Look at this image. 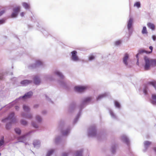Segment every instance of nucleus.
<instances>
[{
	"label": "nucleus",
	"instance_id": "1",
	"mask_svg": "<svg viewBox=\"0 0 156 156\" xmlns=\"http://www.w3.org/2000/svg\"><path fill=\"white\" fill-rule=\"evenodd\" d=\"M144 58L145 62L144 68L145 70H150L151 67H153L156 66V59H150L147 56H144Z\"/></svg>",
	"mask_w": 156,
	"mask_h": 156
},
{
	"label": "nucleus",
	"instance_id": "2",
	"mask_svg": "<svg viewBox=\"0 0 156 156\" xmlns=\"http://www.w3.org/2000/svg\"><path fill=\"white\" fill-rule=\"evenodd\" d=\"M91 100L90 98L87 97L84 98L82 101L80 105L79 106V112L73 121V124H74L77 122L81 114L82 109L87 105V103L90 101Z\"/></svg>",
	"mask_w": 156,
	"mask_h": 156
},
{
	"label": "nucleus",
	"instance_id": "3",
	"mask_svg": "<svg viewBox=\"0 0 156 156\" xmlns=\"http://www.w3.org/2000/svg\"><path fill=\"white\" fill-rule=\"evenodd\" d=\"M54 73L57 75L61 80H58V83L62 87L66 89H68L69 87L68 85L63 81L64 76L62 73L56 70L54 72Z\"/></svg>",
	"mask_w": 156,
	"mask_h": 156
},
{
	"label": "nucleus",
	"instance_id": "4",
	"mask_svg": "<svg viewBox=\"0 0 156 156\" xmlns=\"http://www.w3.org/2000/svg\"><path fill=\"white\" fill-rule=\"evenodd\" d=\"M33 95V92L30 90L25 93L23 96H20L19 98L16 99L14 101H12L10 103V105L11 106H13L18 101L21 99H27L30 98Z\"/></svg>",
	"mask_w": 156,
	"mask_h": 156
},
{
	"label": "nucleus",
	"instance_id": "5",
	"mask_svg": "<svg viewBox=\"0 0 156 156\" xmlns=\"http://www.w3.org/2000/svg\"><path fill=\"white\" fill-rule=\"evenodd\" d=\"M70 128V127L68 128L65 131L62 130L61 133L62 136H57L55 138V143L57 144L59 143H61L63 141H65L64 140V137L63 136L67 135L69 133Z\"/></svg>",
	"mask_w": 156,
	"mask_h": 156
},
{
	"label": "nucleus",
	"instance_id": "6",
	"mask_svg": "<svg viewBox=\"0 0 156 156\" xmlns=\"http://www.w3.org/2000/svg\"><path fill=\"white\" fill-rule=\"evenodd\" d=\"M147 85H152L156 91V81L152 80L148 82L147 84H144V88L143 90V93L145 95L148 94V90H149V87Z\"/></svg>",
	"mask_w": 156,
	"mask_h": 156
},
{
	"label": "nucleus",
	"instance_id": "7",
	"mask_svg": "<svg viewBox=\"0 0 156 156\" xmlns=\"http://www.w3.org/2000/svg\"><path fill=\"white\" fill-rule=\"evenodd\" d=\"M123 62L127 68H131L132 66V63L129 59V55L127 53L124 55L123 58Z\"/></svg>",
	"mask_w": 156,
	"mask_h": 156
},
{
	"label": "nucleus",
	"instance_id": "8",
	"mask_svg": "<svg viewBox=\"0 0 156 156\" xmlns=\"http://www.w3.org/2000/svg\"><path fill=\"white\" fill-rule=\"evenodd\" d=\"M97 129L95 125H93L90 126L88 129V136L89 137L95 136L97 134Z\"/></svg>",
	"mask_w": 156,
	"mask_h": 156
},
{
	"label": "nucleus",
	"instance_id": "9",
	"mask_svg": "<svg viewBox=\"0 0 156 156\" xmlns=\"http://www.w3.org/2000/svg\"><path fill=\"white\" fill-rule=\"evenodd\" d=\"M133 19L132 17L129 16V20L127 21V27L129 34L131 35L133 31Z\"/></svg>",
	"mask_w": 156,
	"mask_h": 156
},
{
	"label": "nucleus",
	"instance_id": "10",
	"mask_svg": "<svg viewBox=\"0 0 156 156\" xmlns=\"http://www.w3.org/2000/svg\"><path fill=\"white\" fill-rule=\"evenodd\" d=\"M31 17L32 21L34 22V26H36V27H37V30H40L41 32H42L45 36H48V32L43 27H39L38 25V23L35 21V20H36L35 17L34 16H31Z\"/></svg>",
	"mask_w": 156,
	"mask_h": 156
},
{
	"label": "nucleus",
	"instance_id": "11",
	"mask_svg": "<svg viewBox=\"0 0 156 156\" xmlns=\"http://www.w3.org/2000/svg\"><path fill=\"white\" fill-rule=\"evenodd\" d=\"M15 113L14 112H12L9 114V115L6 118H3L2 120V122H5L7 120H10V122L14 123L16 122V119L14 117Z\"/></svg>",
	"mask_w": 156,
	"mask_h": 156
},
{
	"label": "nucleus",
	"instance_id": "12",
	"mask_svg": "<svg viewBox=\"0 0 156 156\" xmlns=\"http://www.w3.org/2000/svg\"><path fill=\"white\" fill-rule=\"evenodd\" d=\"M43 63L39 60H37L34 64H32L28 66V68L30 69H33L39 67H43Z\"/></svg>",
	"mask_w": 156,
	"mask_h": 156
},
{
	"label": "nucleus",
	"instance_id": "13",
	"mask_svg": "<svg viewBox=\"0 0 156 156\" xmlns=\"http://www.w3.org/2000/svg\"><path fill=\"white\" fill-rule=\"evenodd\" d=\"M20 6H18L13 9V12L11 15V17L12 18H15L17 16L19 12L20 11Z\"/></svg>",
	"mask_w": 156,
	"mask_h": 156
},
{
	"label": "nucleus",
	"instance_id": "14",
	"mask_svg": "<svg viewBox=\"0 0 156 156\" xmlns=\"http://www.w3.org/2000/svg\"><path fill=\"white\" fill-rule=\"evenodd\" d=\"M120 139L122 141L126 143L128 146H129L130 143L129 139L125 135H122L121 136Z\"/></svg>",
	"mask_w": 156,
	"mask_h": 156
},
{
	"label": "nucleus",
	"instance_id": "15",
	"mask_svg": "<svg viewBox=\"0 0 156 156\" xmlns=\"http://www.w3.org/2000/svg\"><path fill=\"white\" fill-rule=\"evenodd\" d=\"M71 59L74 61H77L79 60V58L78 56L77 55V52L76 51H73L71 52Z\"/></svg>",
	"mask_w": 156,
	"mask_h": 156
},
{
	"label": "nucleus",
	"instance_id": "16",
	"mask_svg": "<svg viewBox=\"0 0 156 156\" xmlns=\"http://www.w3.org/2000/svg\"><path fill=\"white\" fill-rule=\"evenodd\" d=\"M86 89V87L85 86H78L75 87L74 90L76 91L81 92L83 91Z\"/></svg>",
	"mask_w": 156,
	"mask_h": 156
},
{
	"label": "nucleus",
	"instance_id": "17",
	"mask_svg": "<svg viewBox=\"0 0 156 156\" xmlns=\"http://www.w3.org/2000/svg\"><path fill=\"white\" fill-rule=\"evenodd\" d=\"M32 83V81L31 80H24L20 82V84L22 85L23 86H26L30 83Z\"/></svg>",
	"mask_w": 156,
	"mask_h": 156
},
{
	"label": "nucleus",
	"instance_id": "18",
	"mask_svg": "<svg viewBox=\"0 0 156 156\" xmlns=\"http://www.w3.org/2000/svg\"><path fill=\"white\" fill-rule=\"evenodd\" d=\"M144 51H145V50L142 49L141 50H139L138 51V53L136 54V57L137 58V62L136 63V64L137 65H139V55L140 54H141L144 53Z\"/></svg>",
	"mask_w": 156,
	"mask_h": 156
},
{
	"label": "nucleus",
	"instance_id": "19",
	"mask_svg": "<svg viewBox=\"0 0 156 156\" xmlns=\"http://www.w3.org/2000/svg\"><path fill=\"white\" fill-rule=\"evenodd\" d=\"M76 103L75 102H72L70 105L69 108V112H71L76 108Z\"/></svg>",
	"mask_w": 156,
	"mask_h": 156
},
{
	"label": "nucleus",
	"instance_id": "20",
	"mask_svg": "<svg viewBox=\"0 0 156 156\" xmlns=\"http://www.w3.org/2000/svg\"><path fill=\"white\" fill-rule=\"evenodd\" d=\"M108 94V93H105L104 94L99 95L96 98L97 100H99L107 96Z\"/></svg>",
	"mask_w": 156,
	"mask_h": 156
},
{
	"label": "nucleus",
	"instance_id": "21",
	"mask_svg": "<svg viewBox=\"0 0 156 156\" xmlns=\"http://www.w3.org/2000/svg\"><path fill=\"white\" fill-rule=\"evenodd\" d=\"M31 133H32V132L30 131L27 133H26V134H24L22 135L21 136H18V137L17 138V140H22L23 139H24L25 138H26V137L27 136L30 135Z\"/></svg>",
	"mask_w": 156,
	"mask_h": 156
},
{
	"label": "nucleus",
	"instance_id": "22",
	"mask_svg": "<svg viewBox=\"0 0 156 156\" xmlns=\"http://www.w3.org/2000/svg\"><path fill=\"white\" fill-rule=\"evenodd\" d=\"M34 83L36 85H39L41 83L40 80L38 76H35L33 78Z\"/></svg>",
	"mask_w": 156,
	"mask_h": 156
},
{
	"label": "nucleus",
	"instance_id": "23",
	"mask_svg": "<svg viewBox=\"0 0 156 156\" xmlns=\"http://www.w3.org/2000/svg\"><path fill=\"white\" fill-rule=\"evenodd\" d=\"M33 144L34 147L38 148L40 146V142L39 140H35L33 142Z\"/></svg>",
	"mask_w": 156,
	"mask_h": 156
},
{
	"label": "nucleus",
	"instance_id": "24",
	"mask_svg": "<svg viewBox=\"0 0 156 156\" xmlns=\"http://www.w3.org/2000/svg\"><path fill=\"white\" fill-rule=\"evenodd\" d=\"M151 98L152 100L151 101V103L153 105H156V95L152 94Z\"/></svg>",
	"mask_w": 156,
	"mask_h": 156
},
{
	"label": "nucleus",
	"instance_id": "25",
	"mask_svg": "<svg viewBox=\"0 0 156 156\" xmlns=\"http://www.w3.org/2000/svg\"><path fill=\"white\" fill-rule=\"evenodd\" d=\"M151 142L148 141H146L144 142V146L145 150H144V151L145 152L147 149L148 146L151 144Z\"/></svg>",
	"mask_w": 156,
	"mask_h": 156
},
{
	"label": "nucleus",
	"instance_id": "26",
	"mask_svg": "<svg viewBox=\"0 0 156 156\" xmlns=\"http://www.w3.org/2000/svg\"><path fill=\"white\" fill-rule=\"evenodd\" d=\"M83 149H81L77 151L75 154V156H83Z\"/></svg>",
	"mask_w": 156,
	"mask_h": 156
},
{
	"label": "nucleus",
	"instance_id": "27",
	"mask_svg": "<svg viewBox=\"0 0 156 156\" xmlns=\"http://www.w3.org/2000/svg\"><path fill=\"white\" fill-rule=\"evenodd\" d=\"M117 147V144H112L111 147V152L112 154H114L115 153Z\"/></svg>",
	"mask_w": 156,
	"mask_h": 156
},
{
	"label": "nucleus",
	"instance_id": "28",
	"mask_svg": "<svg viewBox=\"0 0 156 156\" xmlns=\"http://www.w3.org/2000/svg\"><path fill=\"white\" fill-rule=\"evenodd\" d=\"M147 26L148 27L151 29L152 30H155V27L153 24L151 23H147Z\"/></svg>",
	"mask_w": 156,
	"mask_h": 156
},
{
	"label": "nucleus",
	"instance_id": "29",
	"mask_svg": "<svg viewBox=\"0 0 156 156\" xmlns=\"http://www.w3.org/2000/svg\"><path fill=\"white\" fill-rule=\"evenodd\" d=\"M12 122H9L8 123H7L6 124L5 129L6 130H9L11 129L12 127Z\"/></svg>",
	"mask_w": 156,
	"mask_h": 156
},
{
	"label": "nucleus",
	"instance_id": "30",
	"mask_svg": "<svg viewBox=\"0 0 156 156\" xmlns=\"http://www.w3.org/2000/svg\"><path fill=\"white\" fill-rule=\"evenodd\" d=\"M22 5L23 7L26 10L29 9L30 6L29 4L25 2H23Z\"/></svg>",
	"mask_w": 156,
	"mask_h": 156
},
{
	"label": "nucleus",
	"instance_id": "31",
	"mask_svg": "<svg viewBox=\"0 0 156 156\" xmlns=\"http://www.w3.org/2000/svg\"><path fill=\"white\" fill-rule=\"evenodd\" d=\"M109 112L110 113V115L114 119H116L117 117L116 116V115H115L113 113L112 111V110L111 109H109Z\"/></svg>",
	"mask_w": 156,
	"mask_h": 156
},
{
	"label": "nucleus",
	"instance_id": "32",
	"mask_svg": "<svg viewBox=\"0 0 156 156\" xmlns=\"http://www.w3.org/2000/svg\"><path fill=\"white\" fill-rule=\"evenodd\" d=\"M14 131L15 133L19 135L21 134V130L19 128H16L14 129Z\"/></svg>",
	"mask_w": 156,
	"mask_h": 156
},
{
	"label": "nucleus",
	"instance_id": "33",
	"mask_svg": "<svg viewBox=\"0 0 156 156\" xmlns=\"http://www.w3.org/2000/svg\"><path fill=\"white\" fill-rule=\"evenodd\" d=\"M54 150L53 149H51L48 151L46 155V156H51L52 154L54 152Z\"/></svg>",
	"mask_w": 156,
	"mask_h": 156
},
{
	"label": "nucleus",
	"instance_id": "34",
	"mask_svg": "<svg viewBox=\"0 0 156 156\" xmlns=\"http://www.w3.org/2000/svg\"><path fill=\"white\" fill-rule=\"evenodd\" d=\"M23 109L24 111L29 112L30 111V108L26 105H24L23 106Z\"/></svg>",
	"mask_w": 156,
	"mask_h": 156
},
{
	"label": "nucleus",
	"instance_id": "35",
	"mask_svg": "<svg viewBox=\"0 0 156 156\" xmlns=\"http://www.w3.org/2000/svg\"><path fill=\"white\" fill-rule=\"evenodd\" d=\"M4 138V136H3L0 139V147L5 144V141Z\"/></svg>",
	"mask_w": 156,
	"mask_h": 156
},
{
	"label": "nucleus",
	"instance_id": "36",
	"mask_svg": "<svg viewBox=\"0 0 156 156\" xmlns=\"http://www.w3.org/2000/svg\"><path fill=\"white\" fill-rule=\"evenodd\" d=\"M115 105L116 108H120L121 107V105L120 103L117 101H114Z\"/></svg>",
	"mask_w": 156,
	"mask_h": 156
},
{
	"label": "nucleus",
	"instance_id": "37",
	"mask_svg": "<svg viewBox=\"0 0 156 156\" xmlns=\"http://www.w3.org/2000/svg\"><path fill=\"white\" fill-rule=\"evenodd\" d=\"M142 34H147L148 32L147 31L146 27L145 26H144L143 27V29L142 31Z\"/></svg>",
	"mask_w": 156,
	"mask_h": 156
},
{
	"label": "nucleus",
	"instance_id": "38",
	"mask_svg": "<svg viewBox=\"0 0 156 156\" xmlns=\"http://www.w3.org/2000/svg\"><path fill=\"white\" fill-rule=\"evenodd\" d=\"M134 7H136L138 8H139L141 6V4L140 2H135L134 5Z\"/></svg>",
	"mask_w": 156,
	"mask_h": 156
},
{
	"label": "nucleus",
	"instance_id": "39",
	"mask_svg": "<svg viewBox=\"0 0 156 156\" xmlns=\"http://www.w3.org/2000/svg\"><path fill=\"white\" fill-rule=\"evenodd\" d=\"M149 49L151 50V51H146L145 50L144 53H146L147 54H150L153 51V47L152 46H150L149 47Z\"/></svg>",
	"mask_w": 156,
	"mask_h": 156
},
{
	"label": "nucleus",
	"instance_id": "40",
	"mask_svg": "<svg viewBox=\"0 0 156 156\" xmlns=\"http://www.w3.org/2000/svg\"><path fill=\"white\" fill-rule=\"evenodd\" d=\"M5 75V73H3L2 71H0V80L3 79Z\"/></svg>",
	"mask_w": 156,
	"mask_h": 156
},
{
	"label": "nucleus",
	"instance_id": "41",
	"mask_svg": "<svg viewBox=\"0 0 156 156\" xmlns=\"http://www.w3.org/2000/svg\"><path fill=\"white\" fill-rule=\"evenodd\" d=\"M35 118L36 120L38 122H40L41 121V118L40 116L38 115L36 116Z\"/></svg>",
	"mask_w": 156,
	"mask_h": 156
},
{
	"label": "nucleus",
	"instance_id": "42",
	"mask_svg": "<svg viewBox=\"0 0 156 156\" xmlns=\"http://www.w3.org/2000/svg\"><path fill=\"white\" fill-rule=\"evenodd\" d=\"M20 122L21 124L23 125H26L27 123V122L24 120L22 119L20 121Z\"/></svg>",
	"mask_w": 156,
	"mask_h": 156
},
{
	"label": "nucleus",
	"instance_id": "43",
	"mask_svg": "<svg viewBox=\"0 0 156 156\" xmlns=\"http://www.w3.org/2000/svg\"><path fill=\"white\" fill-rule=\"evenodd\" d=\"M31 124L32 126L35 129H37L38 128V125L34 122H31Z\"/></svg>",
	"mask_w": 156,
	"mask_h": 156
},
{
	"label": "nucleus",
	"instance_id": "44",
	"mask_svg": "<svg viewBox=\"0 0 156 156\" xmlns=\"http://www.w3.org/2000/svg\"><path fill=\"white\" fill-rule=\"evenodd\" d=\"M122 41L121 40H118L116 41L115 43V45L116 46H118L121 43Z\"/></svg>",
	"mask_w": 156,
	"mask_h": 156
},
{
	"label": "nucleus",
	"instance_id": "45",
	"mask_svg": "<svg viewBox=\"0 0 156 156\" xmlns=\"http://www.w3.org/2000/svg\"><path fill=\"white\" fill-rule=\"evenodd\" d=\"M45 97L46 99L48 100L51 102V103H53V102L51 100V99L49 97L46 95L45 94Z\"/></svg>",
	"mask_w": 156,
	"mask_h": 156
},
{
	"label": "nucleus",
	"instance_id": "46",
	"mask_svg": "<svg viewBox=\"0 0 156 156\" xmlns=\"http://www.w3.org/2000/svg\"><path fill=\"white\" fill-rule=\"evenodd\" d=\"M95 58V57L94 55H90L89 57V61H91L94 59Z\"/></svg>",
	"mask_w": 156,
	"mask_h": 156
},
{
	"label": "nucleus",
	"instance_id": "47",
	"mask_svg": "<svg viewBox=\"0 0 156 156\" xmlns=\"http://www.w3.org/2000/svg\"><path fill=\"white\" fill-rule=\"evenodd\" d=\"M27 114H28L23 112L21 114V116L23 118H27Z\"/></svg>",
	"mask_w": 156,
	"mask_h": 156
},
{
	"label": "nucleus",
	"instance_id": "48",
	"mask_svg": "<svg viewBox=\"0 0 156 156\" xmlns=\"http://www.w3.org/2000/svg\"><path fill=\"white\" fill-rule=\"evenodd\" d=\"M4 87L2 86H0V96H1V94H2V90L4 88Z\"/></svg>",
	"mask_w": 156,
	"mask_h": 156
},
{
	"label": "nucleus",
	"instance_id": "49",
	"mask_svg": "<svg viewBox=\"0 0 156 156\" xmlns=\"http://www.w3.org/2000/svg\"><path fill=\"white\" fill-rule=\"evenodd\" d=\"M5 22V20L4 19H2L0 20V25L4 23Z\"/></svg>",
	"mask_w": 156,
	"mask_h": 156
},
{
	"label": "nucleus",
	"instance_id": "50",
	"mask_svg": "<svg viewBox=\"0 0 156 156\" xmlns=\"http://www.w3.org/2000/svg\"><path fill=\"white\" fill-rule=\"evenodd\" d=\"M152 38L153 40L154 41H156V35H153L152 36Z\"/></svg>",
	"mask_w": 156,
	"mask_h": 156
},
{
	"label": "nucleus",
	"instance_id": "51",
	"mask_svg": "<svg viewBox=\"0 0 156 156\" xmlns=\"http://www.w3.org/2000/svg\"><path fill=\"white\" fill-rule=\"evenodd\" d=\"M69 154L68 153L64 152L62 153V156H68Z\"/></svg>",
	"mask_w": 156,
	"mask_h": 156
},
{
	"label": "nucleus",
	"instance_id": "52",
	"mask_svg": "<svg viewBox=\"0 0 156 156\" xmlns=\"http://www.w3.org/2000/svg\"><path fill=\"white\" fill-rule=\"evenodd\" d=\"M5 12V10H3L0 11V16H2Z\"/></svg>",
	"mask_w": 156,
	"mask_h": 156
},
{
	"label": "nucleus",
	"instance_id": "53",
	"mask_svg": "<svg viewBox=\"0 0 156 156\" xmlns=\"http://www.w3.org/2000/svg\"><path fill=\"white\" fill-rule=\"evenodd\" d=\"M32 117V115L30 114H27V118H29V119H31Z\"/></svg>",
	"mask_w": 156,
	"mask_h": 156
},
{
	"label": "nucleus",
	"instance_id": "54",
	"mask_svg": "<svg viewBox=\"0 0 156 156\" xmlns=\"http://www.w3.org/2000/svg\"><path fill=\"white\" fill-rule=\"evenodd\" d=\"M15 109L17 111L19 110L20 108L17 105L15 106Z\"/></svg>",
	"mask_w": 156,
	"mask_h": 156
},
{
	"label": "nucleus",
	"instance_id": "55",
	"mask_svg": "<svg viewBox=\"0 0 156 156\" xmlns=\"http://www.w3.org/2000/svg\"><path fill=\"white\" fill-rule=\"evenodd\" d=\"M39 105L38 104H35L34 105V108H37L38 107Z\"/></svg>",
	"mask_w": 156,
	"mask_h": 156
},
{
	"label": "nucleus",
	"instance_id": "56",
	"mask_svg": "<svg viewBox=\"0 0 156 156\" xmlns=\"http://www.w3.org/2000/svg\"><path fill=\"white\" fill-rule=\"evenodd\" d=\"M19 140L17 142H16V143H18V142H22V143H24V142H23V141L22 140Z\"/></svg>",
	"mask_w": 156,
	"mask_h": 156
},
{
	"label": "nucleus",
	"instance_id": "57",
	"mask_svg": "<svg viewBox=\"0 0 156 156\" xmlns=\"http://www.w3.org/2000/svg\"><path fill=\"white\" fill-rule=\"evenodd\" d=\"M20 15L22 17L24 15V12H22L21 13H20Z\"/></svg>",
	"mask_w": 156,
	"mask_h": 156
},
{
	"label": "nucleus",
	"instance_id": "58",
	"mask_svg": "<svg viewBox=\"0 0 156 156\" xmlns=\"http://www.w3.org/2000/svg\"><path fill=\"white\" fill-rule=\"evenodd\" d=\"M59 123L60 124V126H61V125H62L63 124H64V122H62L61 121H60V122Z\"/></svg>",
	"mask_w": 156,
	"mask_h": 156
},
{
	"label": "nucleus",
	"instance_id": "59",
	"mask_svg": "<svg viewBox=\"0 0 156 156\" xmlns=\"http://www.w3.org/2000/svg\"><path fill=\"white\" fill-rule=\"evenodd\" d=\"M46 111H43L42 112V114H45L46 113Z\"/></svg>",
	"mask_w": 156,
	"mask_h": 156
},
{
	"label": "nucleus",
	"instance_id": "60",
	"mask_svg": "<svg viewBox=\"0 0 156 156\" xmlns=\"http://www.w3.org/2000/svg\"><path fill=\"white\" fill-rule=\"evenodd\" d=\"M27 26L28 28H30L32 27L29 25H28Z\"/></svg>",
	"mask_w": 156,
	"mask_h": 156
},
{
	"label": "nucleus",
	"instance_id": "61",
	"mask_svg": "<svg viewBox=\"0 0 156 156\" xmlns=\"http://www.w3.org/2000/svg\"><path fill=\"white\" fill-rule=\"evenodd\" d=\"M25 143V144L26 145H27V144H28V143H27V142Z\"/></svg>",
	"mask_w": 156,
	"mask_h": 156
},
{
	"label": "nucleus",
	"instance_id": "62",
	"mask_svg": "<svg viewBox=\"0 0 156 156\" xmlns=\"http://www.w3.org/2000/svg\"><path fill=\"white\" fill-rule=\"evenodd\" d=\"M15 37H16V38H17L18 39H18V37H17V36H16V35H15Z\"/></svg>",
	"mask_w": 156,
	"mask_h": 156
},
{
	"label": "nucleus",
	"instance_id": "63",
	"mask_svg": "<svg viewBox=\"0 0 156 156\" xmlns=\"http://www.w3.org/2000/svg\"><path fill=\"white\" fill-rule=\"evenodd\" d=\"M2 108H1L0 109V111L2 110Z\"/></svg>",
	"mask_w": 156,
	"mask_h": 156
},
{
	"label": "nucleus",
	"instance_id": "64",
	"mask_svg": "<svg viewBox=\"0 0 156 156\" xmlns=\"http://www.w3.org/2000/svg\"><path fill=\"white\" fill-rule=\"evenodd\" d=\"M12 74H13L12 73H11V74H12Z\"/></svg>",
	"mask_w": 156,
	"mask_h": 156
}]
</instances>
